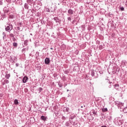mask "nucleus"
I'll return each mask as SVG.
<instances>
[{
  "label": "nucleus",
  "instance_id": "obj_1",
  "mask_svg": "<svg viewBox=\"0 0 127 127\" xmlns=\"http://www.w3.org/2000/svg\"><path fill=\"white\" fill-rule=\"evenodd\" d=\"M16 17V13L15 12H11L9 13L8 20L12 22L15 20Z\"/></svg>",
  "mask_w": 127,
  "mask_h": 127
},
{
  "label": "nucleus",
  "instance_id": "obj_2",
  "mask_svg": "<svg viewBox=\"0 0 127 127\" xmlns=\"http://www.w3.org/2000/svg\"><path fill=\"white\" fill-rule=\"evenodd\" d=\"M13 28V26H12V24H10V23H8L6 25H5V29L6 31H7V32H10L11 31Z\"/></svg>",
  "mask_w": 127,
  "mask_h": 127
},
{
  "label": "nucleus",
  "instance_id": "obj_3",
  "mask_svg": "<svg viewBox=\"0 0 127 127\" xmlns=\"http://www.w3.org/2000/svg\"><path fill=\"white\" fill-rule=\"evenodd\" d=\"M115 104L116 106H118V109H120V110L121 109H124V103L120 101H116Z\"/></svg>",
  "mask_w": 127,
  "mask_h": 127
},
{
  "label": "nucleus",
  "instance_id": "obj_4",
  "mask_svg": "<svg viewBox=\"0 0 127 127\" xmlns=\"http://www.w3.org/2000/svg\"><path fill=\"white\" fill-rule=\"evenodd\" d=\"M95 72H96V71H94V69L91 70V75L92 77H94V78L96 79L98 78V74H97V76L95 75Z\"/></svg>",
  "mask_w": 127,
  "mask_h": 127
},
{
  "label": "nucleus",
  "instance_id": "obj_5",
  "mask_svg": "<svg viewBox=\"0 0 127 127\" xmlns=\"http://www.w3.org/2000/svg\"><path fill=\"white\" fill-rule=\"evenodd\" d=\"M45 64H46V65H48L49 64H50V58H46L45 59Z\"/></svg>",
  "mask_w": 127,
  "mask_h": 127
},
{
  "label": "nucleus",
  "instance_id": "obj_6",
  "mask_svg": "<svg viewBox=\"0 0 127 127\" xmlns=\"http://www.w3.org/2000/svg\"><path fill=\"white\" fill-rule=\"evenodd\" d=\"M120 87V85L119 84H115L114 85V88L117 90V91H120L121 90V87Z\"/></svg>",
  "mask_w": 127,
  "mask_h": 127
},
{
  "label": "nucleus",
  "instance_id": "obj_7",
  "mask_svg": "<svg viewBox=\"0 0 127 127\" xmlns=\"http://www.w3.org/2000/svg\"><path fill=\"white\" fill-rule=\"evenodd\" d=\"M28 81V77L26 76L23 77L22 79V82L24 83H26Z\"/></svg>",
  "mask_w": 127,
  "mask_h": 127
},
{
  "label": "nucleus",
  "instance_id": "obj_8",
  "mask_svg": "<svg viewBox=\"0 0 127 127\" xmlns=\"http://www.w3.org/2000/svg\"><path fill=\"white\" fill-rule=\"evenodd\" d=\"M10 77V73H7V71H6L5 75V78L6 79H7V80H8V79H9Z\"/></svg>",
  "mask_w": 127,
  "mask_h": 127
},
{
  "label": "nucleus",
  "instance_id": "obj_9",
  "mask_svg": "<svg viewBox=\"0 0 127 127\" xmlns=\"http://www.w3.org/2000/svg\"><path fill=\"white\" fill-rule=\"evenodd\" d=\"M67 12L69 14H70V15H72V14H74V10H72L71 9H69L68 10Z\"/></svg>",
  "mask_w": 127,
  "mask_h": 127
},
{
  "label": "nucleus",
  "instance_id": "obj_10",
  "mask_svg": "<svg viewBox=\"0 0 127 127\" xmlns=\"http://www.w3.org/2000/svg\"><path fill=\"white\" fill-rule=\"evenodd\" d=\"M41 119L42 121H44V122H46V121H47V117L44 116H42L41 117Z\"/></svg>",
  "mask_w": 127,
  "mask_h": 127
},
{
  "label": "nucleus",
  "instance_id": "obj_11",
  "mask_svg": "<svg viewBox=\"0 0 127 127\" xmlns=\"http://www.w3.org/2000/svg\"><path fill=\"white\" fill-rule=\"evenodd\" d=\"M53 19L56 21V23H60V20L57 17H54Z\"/></svg>",
  "mask_w": 127,
  "mask_h": 127
},
{
  "label": "nucleus",
  "instance_id": "obj_12",
  "mask_svg": "<svg viewBox=\"0 0 127 127\" xmlns=\"http://www.w3.org/2000/svg\"><path fill=\"white\" fill-rule=\"evenodd\" d=\"M28 45V40H26L24 41V43L22 45V46H23V47H25V46H26Z\"/></svg>",
  "mask_w": 127,
  "mask_h": 127
},
{
  "label": "nucleus",
  "instance_id": "obj_13",
  "mask_svg": "<svg viewBox=\"0 0 127 127\" xmlns=\"http://www.w3.org/2000/svg\"><path fill=\"white\" fill-rule=\"evenodd\" d=\"M75 117H76V115H75V114H72L69 116V119L70 120H74V119H75Z\"/></svg>",
  "mask_w": 127,
  "mask_h": 127
},
{
  "label": "nucleus",
  "instance_id": "obj_14",
  "mask_svg": "<svg viewBox=\"0 0 127 127\" xmlns=\"http://www.w3.org/2000/svg\"><path fill=\"white\" fill-rule=\"evenodd\" d=\"M24 8H25V9H28V8L29 7V6H28V3H26L24 4Z\"/></svg>",
  "mask_w": 127,
  "mask_h": 127
},
{
  "label": "nucleus",
  "instance_id": "obj_15",
  "mask_svg": "<svg viewBox=\"0 0 127 127\" xmlns=\"http://www.w3.org/2000/svg\"><path fill=\"white\" fill-rule=\"evenodd\" d=\"M17 3H18L20 5H22V1L21 0H18L17 1Z\"/></svg>",
  "mask_w": 127,
  "mask_h": 127
},
{
  "label": "nucleus",
  "instance_id": "obj_16",
  "mask_svg": "<svg viewBox=\"0 0 127 127\" xmlns=\"http://www.w3.org/2000/svg\"><path fill=\"white\" fill-rule=\"evenodd\" d=\"M122 65L123 66H126V64H127V61L123 60V61H122Z\"/></svg>",
  "mask_w": 127,
  "mask_h": 127
},
{
  "label": "nucleus",
  "instance_id": "obj_17",
  "mask_svg": "<svg viewBox=\"0 0 127 127\" xmlns=\"http://www.w3.org/2000/svg\"><path fill=\"white\" fill-rule=\"evenodd\" d=\"M123 112H124V114H127V107H125L123 109Z\"/></svg>",
  "mask_w": 127,
  "mask_h": 127
},
{
  "label": "nucleus",
  "instance_id": "obj_18",
  "mask_svg": "<svg viewBox=\"0 0 127 127\" xmlns=\"http://www.w3.org/2000/svg\"><path fill=\"white\" fill-rule=\"evenodd\" d=\"M118 124L119 125L122 126V125L124 124V121L120 120Z\"/></svg>",
  "mask_w": 127,
  "mask_h": 127
},
{
  "label": "nucleus",
  "instance_id": "obj_19",
  "mask_svg": "<svg viewBox=\"0 0 127 127\" xmlns=\"http://www.w3.org/2000/svg\"><path fill=\"white\" fill-rule=\"evenodd\" d=\"M92 113L94 115V116L97 115V110H93L92 111Z\"/></svg>",
  "mask_w": 127,
  "mask_h": 127
},
{
  "label": "nucleus",
  "instance_id": "obj_20",
  "mask_svg": "<svg viewBox=\"0 0 127 127\" xmlns=\"http://www.w3.org/2000/svg\"><path fill=\"white\" fill-rule=\"evenodd\" d=\"M14 104L15 105H18V100L17 99H15L14 101Z\"/></svg>",
  "mask_w": 127,
  "mask_h": 127
},
{
  "label": "nucleus",
  "instance_id": "obj_21",
  "mask_svg": "<svg viewBox=\"0 0 127 127\" xmlns=\"http://www.w3.org/2000/svg\"><path fill=\"white\" fill-rule=\"evenodd\" d=\"M102 112H107V111H108V108H103V109H102Z\"/></svg>",
  "mask_w": 127,
  "mask_h": 127
},
{
  "label": "nucleus",
  "instance_id": "obj_22",
  "mask_svg": "<svg viewBox=\"0 0 127 127\" xmlns=\"http://www.w3.org/2000/svg\"><path fill=\"white\" fill-rule=\"evenodd\" d=\"M32 1H33V0H27V2L29 4H30L31 3H32Z\"/></svg>",
  "mask_w": 127,
  "mask_h": 127
},
{
  "label": "nucleus",
  "instance_id": "obj_23",
  "mask_svg": "<svg viewBox=\"0 0 127 127\" xmlns=\"http://www.w3.org/2000/svg\"><path fill=\"white\" fill-rule=\"evenodd\" d=\"M13 46H14V47H17V43L14 42L13 43Z\"/></svg>",
  "mask_w": 127,
  "mask_h": 127
},
{
  "label": "nucleus",
  "instance_id": "obj_24",
  "mask_svg": "<svg viewBox=\"0 0 127 127\" xmlns=\"http://www.w3.org/2000/svg\"><path fill=\"white\" fill-rule=\"evenodd\" d=\"M99 48L100 50H102V49H103V48H104V46L101 45L99 46Z\"/></svg>",
  "mask_w": 127,
  "mask_h": 127
},
{
  "label": "nucleus",
  "instance_id": "obj_25",
  "mask_svg": "<svg viewBox=\"0 0 127 127\" xmlns=\"http://www.w3.org/2000/svg\"><path fill=\"white\" fill-rule=\"evenodd\" d=\"M58 85L60 88H62V87H63V85H62V83L61 82H59Z\"/></svg>",
  "mask_w": 127,
  "mask_h": 127
},
{
  "label": "nucleus",
  "instance_id": "obj_26",
  "mask_svg": "<svg viewBox=\"0 0 127 127\" xmlns=\"http://www.w3.org/2000/svg\"><path fill=\"white\" fill-rule=\"evenodd\" d=\"M2 35H3V40H4V39H5V33L3 32L2 33Z\"/></svg>",
  "mask_w": 127,
  "mask_h": 127
},
{
  "label": "nucleus",
  "instance_id": "obj_27",
  "mask_svg": "<svg viewBox=\"0 0 127 127\" xmlns=\"http://www.w3.org/2000/svg\"><path fill=\"white\" fill-rule=\"evenodd\" d=\"M3 16L1 14H0V20H3Z\"/></svg>",
  "mask_w": 127,
  "mask_h": 127
},
{
  "label": "nucleus",
  "instance_id": "obj_28",
  "mask_svg": "<svg viewBox=\"0 0 127 127\" xmlns=\"http://www.w3.org/2000/svg\"><path fill=\"white\" fill-rule=\"evenodd\" d=\"M123 2H124V3L125 4V5L127 6V0H124L123 1Z\"/></svg>",
  "mask_w": 127,
  "mask_h": 127
},
{
  "label": "nucleus",
  "instance_id": "obj_29",
  "mask_svg": "<svg viewBox=\"0 0 127 127\" xmlns=\"http://www.w3.org/2000/svg\"><path fill=\"white\" fill-rule=\"evenodd\" d=\"M69 108L68 107H66L65 108V112H66V113H69Z\"/></svg>",
  "mask_w": 127,
  "mask_h": 127
},
{
  "label": "nucleus",
  "instance_id": "obj_30",
  "mask_svg": "<svg viewBox=\"0 0 127 127\" xmlns=\"http://www.w3.org/2000/svg\"><path fill=\"white\" fill-rule=\"evenodd\" d=\"M71 16H69V17H67V20H68V21H71Z\"/></svg>",
  "mask_w": 127,
  "mask_h": 127
},
{
  "label": "nucleus",
  "instance_id": "obj_31",
  "mask_svg": "<svg viewBox=\"0 0 127 127\" xmlns=\"http://www.w3.org/2000/svg\"><path fill=\"white\" fill-rule=\"evenodd\" d=\"M42 90H43V89L42 87H40L38 90L39 93H41V92L42 91Z\"/></svg>",
  "mask_w": 127,
  "mask_h": 127
},
{
  "label": "nucleus",
  "instance_id": "obj_32",
  "mask_svg": "<svg viewBox=\"0 0 127 127\" xmlns=\"http://www.w3.org/2000/svg\"><path fill=\"white\" fill-rule=\"evenodd\" d=\"M120 9L122 11H124V10H125V8L124 7H121Z\"/></svg>",
  "mask_w": 127,
  "mask_h": 127
},
{
  "label": "nucleus",
  "instance_id": "obj_33",
  "mask_svg": "<svg viewBox=\"0 0 127 127\" xmlns=\"http://www.w3.org/2000/svg\"><path fill=\"white\" fill-rule=\"evenodd\" d=\"M9 36H10V37H12V38L14 37V35L13 34H12V33H10V34H9Z\"/></svg>",
  "mask_w": 127,
  "mask_h": 127
},
{
  "label": "nucleus",
  "instance_id": "obj_34",
  "mask_svg": "<svg viewBox=\"0 0 127 127\" xmlns=\"http://www.w3.org/2000/svg\"><path fill=\"white\" fill-rule=\"evenodd\" d=\"M4 1L6 2H8V3H10L11 2V0H4Z\"/></svg>",
  "mask_w": 127,
  "mask_h": 127
},
{
  "label": "nucleus",
  "instance_id": "obj_35",
  "mask_svg": "<svg viewBox=\"0 0 127 127\" xmlns=\"http://www.w3.org/2000/svg\"><path fill=\"white\" fill-rule=\"evenodd\" d=\"M5 84H8V83H9V81L7 80H5L4 81Z\"/></svg>",
  "mask_w": 127,
  "mask_h": 127
},
{
  "label": "nucleus",
  "instance_id": "obj_36",
  "mask_svg": "<svg viewBox=\"0 0 127 127\" xmlns=\"http://www.w3.org/2000/svg\"><path fill=\"white\" fill-rule=\"evenodd\" d=\"M71 124H72V125H73V126H76V125H77V124L75 123V122L73 121H71Z\"/></svg>",
  "mask_w": 127,
  "mask_h": 127
},
{
  "label": "nucleus",
  "instance_id": "obj_37",
  "mask_svg": "<svg viewBox=\"0 0 127 127\" xmlns=\"http://www.w3.org/2000/svg\"><path fill=\"white\" fill-rule=\"evenodd\" d=\"M11 10H12V12H14V11L15 10V8H14V7H12L11 8Z\"/></svg>",
  "mask_w": 127,
  "mask_h": 127
},
{
  "label": "nucleus",
  "instance_id": "obj_38",
  "mask_svg": "<svg viewBox=\"0 0 127 127\" xmlns=\"http://www.w3.org/2000/svg\"><path fill=\"white\" fill-rule=\"evenodd\" d=\"M4 12L5 13H8V12H9V10H8V9L5 10Z\"/></svg>",
  "mask_w": 127,
  "mask_h": 127
},
{
  "label": "nucleus",
  "instance_id": "obj_39",
  "mask_svg": "<svg viewBox=\"0 0 127 127\" xmlns=\"http://www.w3.org/2000/svg\"><path fill=\"white\" fill-rule=\"evenodd\" d=\"M64 74H69V71L68 70H65L64 71Z\"/></svg>",
  "mask_w": 127,
  "mask_h": 127
},
{
  "label": "nucleus",
  "instance_id": "obj_40",
  "mask_svg": "<svg viewBox=\"0 0 127 127\" xmlns=\"http://www.w3.org/2000/svg\"><path fill=\"white\" fill-rule=\"evenodd\" d=\"M12 41H14V42L16 41V39L14 37L12 38Z\"/></svg>",
  "mask_w": 127,
  "mask_h": 127
},
{
  "label": "nucleus",
  "instance_id": "obj_41",
  "mask_svg": "<svg viewBox=\"0 0 127 127\" xmlns=\"http://www.w3.org/2000/svg\"><path fill=\"white\" fill-rule=\"evenodd\" d=\"M62 120H63L64 121H65V120H66V118L64 116H63L62 117Z\"/></svg>",
  "mask_w": 127,
  "mask_h": 127
},
{
  "label": "nucleus",
  "instance_id": "obj_42",
  "mask_svg": "<svg viewBox=\"0 0 127 127\" xmlns=\"http://www.w3.org/2000/svg\"><path fill=\"white\" fill-rule=\"evenodd\" d=\"M107 80V83H109V84H112V82L110 81V80L108 79H106Z\"/></svg>",
  "mask_w": 127,
  "mask_h": 127
},
{
  "label": "nucleus",
  "instance_id": "obj_43",
  "mask_svg": "<svg viewBox=\"0 0 127 127\" xmlns=\"http://www.w3.org/2000/svg\"><path fill=\"white\" fill-rule=\"evenodd\" d=\"M3 3H2V0H0V5H2Z\"/></svg>",
  "mask_w": 127,
  "mask_h": 127
},
{
  "label": "nucleus",
  "instance_id": "obj_44",
  "mask_svg": "<svg viewBox=\"0 0 127 127\" xmlns=\"http://www.w3.org/2000/svg\"><path fill=\"white\" fill-rule=\"evenodd\" d=\"M16 28L17 30H20V28L19 27V26L16 27Z\"/></svg>",
  "mask_w": 127,
  "mask_h": 127
},
{
  "label": "nucleus",
  "instance_id": "obj_45",
  "mask_svg": "<svg viewBox=\"0 0 127 127\" xmlns=\"http://www.w3.org/2000/svg\"><path fill=\"white\" fill-rule=\"evenodd\" d=\"M26 49H25V48L23 49L22 50V52H24L25 51H26Z\"/></svg>",
  "mask_w": 127,
  "mask_h": 127
},
{
  "label": "nucleus",
  "instance_id": "obj_46",
  "mask_svg": "<svg viewBox=\"0 0 127 127\" xmlns=\"http://www.w3.org/2000/svg\"><path fill=\"white\" fill-rule=\"evenodd\" d=\"M27 92H28V89H27V88H25V92L27 93Z\"/></svg>",
  "mask_w": 127,
  "mask_h": 127
},
{
  "label": "nucleus",
  "instance_id": "obj_47",
  "mask_svg": "<svg viewBox=\"0 0 127 127\" xmlns=\"http://www.w3.org/2000/svg\"><path fill=\"white\" fill-rule=\"evenodd\" d=\"M11 2H15V0H10Z\"/></svg>",
  "mask_w": 127,
  "mask_h": 127
},
{
  "label": "nucleus",
  "instance_id": "obj_48",
  "mask_svg": "<svg viewBox=\"0 0 127 127\" xmlns=\"http://www.w3.org/2000/svg\"><path fill=\"white\" fill-rule=\"evenodd\" d=\"M18 26H20V27H21V23H18Z\"/></svg>",
  "mask_w": 127,
  "mask_h": 127
},
{
  "label": "nucleus",
  "instance_id": "obj_49",
  "mask_svg": "<svg viewBox=\"0 0 127 127\" xmlns=\"http://www.w3.org/2000/svg\"><path fill=\"white\" fill-rule=\"evenodd\" d=\"M36 55H38H38H39V53L38 52H37L36 53Z\"/></svg>",
  "mask_w": 127,
  "mask_h": 127
},
{
  "label": "nucleus",
  "instance_id": "obj_50",
  "mask_svg": "<svg viewBox=\"0 0 127 127\" xmlns=\"http://www.w3.org/2000/svg\"><path fill=\"white\" fill-rule=\"evenodd\" d=\"M19 65V64H16V67H18V65Z\"/></svg>",
  "mask_w": 127,
  "mask_h": 127
},
{
  "label": "nucleus",
  "instance_id": "obj_51",
  "mask_svg": "<svg viewBox=\"0 0 127 127\" xmlns=\"http://www.w3.org/2000/svg\"><path fill=\"white\" fill-rule=\"evenodd\" d=\"M108 87H109V88H112V85L110 84Z\"/></svg>",
  "mask_w": 127,
  "mask_h": 127
},
{
  "label": "nucleus",
  "instance_id": "obj_52",
  "mask_svg": "<svg viewBox=\"0 0 127 127\" xmlns=\"http://www.w3.org/2000/svg\"><path fill=\"white\" fill-rule=\"evenodd\" d=\"M101 127H107V126H101Z\"/></svg>",
  "mask_w": 127,
  "mask_h": 127
},
{
  "label": "nucleus",
  "instance_id": "obj_53",
  "mask_svg": "<svg viewBox=\"0 0 127 127\" xmlns=\"http://www.w3.org/2000/svg\"><path fill=\"white\" fill-rule=\"evenodd\" d=\"M65 126H68V123L66 122V123H65Z\"/></svg>",
  "mask_w": 127,
  "mask_h": 127
},
{
  "label": "nucleus",
  "instance_id": "obj_54",
  "mask_svg": "<svg viewBox=\"0 0 127 127\" xmlns=\"http://www.w3.org/2000/svg\"><path fill=\"white\" fill-rule=\"evenodd\" d=\"M11 62H14V61L13 60H11Z\"/></svg>",
  "mask_w": 127,
  "mask_h": 127
},
{
  "label": "nucleus",
  "instance_id": "obj_55",
  "mask_svg": "<svg viewBox=\"0 0 127 127\" xmlns=\"http://www.w3.org/2000/svg\"><path fill=\"white\" fill-rule=\"evenodd\" d=\"M50 49H51L52 50H53V48H51Z\"/></svg>",
  "mask_w": 127,
  "mask_h": 127
},
{
  "label": "nucleus",
  "instance_id": "obj_56",
  "mask_svg": "<svg viewBox=\"0 0 127 127\" xmlns=\"http://www.w3.org/2000/svg\"><path fill=\"white\" fill-rule=\"evenodd\" d=\"M67 92H69V89H67Z\"/></svg>",
  "mask_w": 127,
  "mask_h": 127
},
{
  "label": "nucleus",
  "instance_id": "obj_57",
  "mask_svg": "<svg viewBox=\"0 0 127 127\" xmlns=\"http://www.w3.org/2000/svg\"><path fill=\"white\" fill-rule=\"evenodd\" d=\"M86 77H88V75H87V74H86Z\"/></svg>",
  "mask_w": 127,
  "mask_h": 127
},
{
  "label": "nucleus",
  "instance_id": "obj_58",
  "mask_svg": "<svg viewBox=\"0 0 127 127\" xmlns=\"http://www.w3.org/2000/svg\"><path fill=\"white\" fill-rule=\"evenodd\" d=\"M118 120V118H116V119H115V120Z\"/></svg>",
  "mask_w": 127,
  "mask_h": 127
},
{
  "label": "nucleus",
  "instance_id": "obj_59",
  "mask_svg": "<svg viewBox=\"0 0 127 127\" xmlns=\"http://www.w3.org/2000/svg\"><path fill=\"white\" fill-rule=\"evenodd\" d=\"M78 20H80V18H78Z\"/></svg>",
  "mask_w": 127,
  "mask_h": 127
},
{
  "label": "nucleus",
  "instance_id": "obj_60",
  "mask_svg": "<svg viewBox=\"0 0 127 127\" xmlns=\"http://www.w3.org/2000/svg\"><path fill=\"white\" fill-rule=\"evenodd\" d=\"M81 108H83V106H81Z\"/></svg>",
  "mask_w": 127,
  "mask_h": 127
},
{
  "label": "nucleus",
  "instance_id": "obj_61",
  "mask_svg": "<svg viewBox=\"0 0 127 127\" xmlns=\"http://www.w3.org/2000/svg\"><path fill=\"white\" fill-rule=\"evenodd\" d=\"M31 119H33V120L34 118H31Z\"/></svg>",
  "mask_w": 127,
  "mask_h": 127
},
{
  "label": "nucleus",
  "instance_id": "obj_62",
  "mask_svg": "<svg viewBox=\"0 0 127 127\" xmlns=\"http://www.w3.org/2000/svg\"><path fill=\"white\" fill-rule=\"evenodd\" d=\"M0 14H1V13H0Z\"/></svg>",
  "mask_w": 127,
  "mask_h": 127
},
{
  "label": "nucleus",
  "instance_id": "obj_63",
  "mask_svg": "<svg viewBox=\"0 0 127 127\" xmlns=\"http://www.w3.org/2000/svg\"><path fill=\"white\" fill-rule=\"evenodd\" d=\"M48 11H49V10H48Z\"/></svg>",
  "mask_w": 127,
  "mask_h": 127
}]
</instances>
